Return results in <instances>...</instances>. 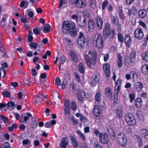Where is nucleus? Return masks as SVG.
Masks as SVG:
<instances>
[{
  "instance_id": "22",
  "label": "nucleus",
  "mask_w": 148,
  "mask_h": 148,
  "mask_svg": "<svg viewBox=\"0 0 148 148\" xmlns=\"http://www.w3.org/2000/svg\"><path fill=\"white\" fill-rule=\"evenodd\" d=\"M125 43L128 47H130L131 45V37L129 34L126 35L124 38Z\"/></svg>"
},
{
  "instance_id": "13",
  "label": "nucleus",
  "mask_w": 148,
  "mask_h": 148,
  "mask_svg": "<svg viewBox=\"0 0 148 148\" xmlns=\"http://www.w3.org/2000/svg\"><path fill=\"white\" fill-rule=\"evenodd\" d=\"M99 80V76L95 73L92 74V81L90 82L92 86H95L98 82Z\"/></svg>"
},
{
  "instance_id": "60",
  "label": "nucleus",
  "mask_w": 148,
  "mask_h": 148,
  "mask_svg": "<svg viewBox=\"0 0 148 148\" xmlns=\"http://www.w3.org/2000/svg\"><path fill=\"white\" fill-rule=\"evenodd\" d=\"M80 119V121L83 123H86L87 121V119L82 115L81 116Z\"/></svg>"
},
{
  "instance_id": "26",
  "label": "nucleus",
  "mask_w": 148,
  "mask_h": 148,
  "mask_svg": "<svg viewBox=\"0 0 148 148\" xmlns=\"http://www.w3.org/2000/svg\"><path fill=\"white\" fill-rule=\"evenodd\" d=\"M121 136H122V138H121V146L123 147L125 146L126 145L127 139L125 134L123 133H121Z\"/></svg>"
},
{
  "instance_id": "2",
  "label": "nucleus",
  "mask_w": 148,
  "mask_h": 148,
  "mask_svg": "<svg viewBox=\"0 0 148 148\" xmlns=\"http://www.w3.org/2000/svg\"><path fill=\"white\" fill-rule=\"evenodd\" d=\"M88 54L84 55V58L87 66L90 68L92 65H95L96 64L97 53L95 51L89 50Z\"/></svg>"
},
{
  "instance_id": "5",
  "label": "nucleus",
  "mask_w": 148,
  "mask_h": 148,
  "mask_svg": "<svg viewBox=\"0 0 148 148\" xmlns=\"http://www.w3.org/2000/svg\"><path fill=\"white\" fill-rule=\"evenodd\" d=\"M86 40L83 33L82 32H80L78 38V47L81 48H83L85 46Z\"/></svg>"
},
{
  "instance_id": "58",
  "label": "nucleus",
  "mask_w": 148,
  "mask_h": 148,
  "mask_svg": "<svg viewBox=\"0 0 148 148\" xmlns=\"http://www.w3.org/2000/svg\"><path fill=\"white\" fill-rule=\"evenodd\" d=\"M112 78L115 81V83L116 82H118L117 86H119V85H118V84L120 85V79L119 78H118V79L117 80V82H116L115 81V79H116V75L115 73H113V75L112 77ZM119 86L120 85H119Z\"/></svg>"
},
{
  "instance_id": "10",
  "label": "nucleus",
  "mask_w": 148,
  "mask_h": 148,
  "mask_svg": "<svg viewBox=\"0 0 148 148\" xmlns=\"http://www.w3.org/2000/svg\"><path fill=\"white\" fill-rule=\"evenodd\" d=\"M85 97L86 93L83 90L79 89L77 90V97L79 101L82 102L83 101Z\"/></svg>"
},
{
  "instance_id": "47",
  "label": "nucleus",
  "mask_w": 148,
  "mask_h": 148,
  "mask_svg": "<svg viewBox=\"0 0 148 148\" xmlns=\"http://www.w3.org/2000/svg\"><path fill=\"white\" fill-rule=\"evenodd\" d=\"M147 44V43L146 39H143L141 42V48L143 49L145 48L146 47Z\"/></svg>"
},
{
  "instance_id": "30",
  "label": "nucleus",
  "mask_w": 148,
  "mask_h": 148,
  "mask_svg": "<svg viewBox=\"0 0 148 148\" xmlns=\"http://www.w3.org/2000/svg\"><path fill=\"white\" fill-rule=\"evenodd\" d=\"M140 134L145 139H148V131L146 129H142L140 131Z\"/></svg>"
},
{
  "instance_id": "6",
  "label": "nucleus",
  "mask_w": 148,
  "mask_h": 148,
  "mask_svg": "<svg viewBox=\"0 0 148 148\" xmlns=\"http://www.w3.org/2000/svg\"><path fill=\"white\" fill-rule=\"evenodd\" d=\"M94 43H95L97 47L99 49L103 48L104 46L103 40L101 34H97L96 40L94 41Z\"/></svg>"
},
{
  "instance_id": "49",
  "label": "nucleus",
  "mask_w": 148,
  "mask_h": 148,
  "mask_svg": "<svg viewBox=\"0 0 148 148\" xmlns=\"http://www.w3.org/2000/svg\"><path fill=\"white\" fill-rule=\"evenodd\" d=\"M1 118L3 121L4 123H8L9 119L7 117L2 115H1Z\"/></svg>"
},
{
  "instance_id": "4",
  "label": "nucleus",
  "mask_w": 148,
  "mask_h": 148,
  "mask_svg": "<svg viewBox=\"0 0 148 148\" xmlns=\"http://www.w3.org/2000/svg\"><path fill=\"white\" fill-rule=\"evenodd\" d=\"M124 119L129 126H134L136 125V120L133 114L130 113H127L125 115Z\"/></svg>"
},
{
  "instance_id": "24",
  "label": "nucleus",
  "mask_w": 148,
  "mask_h": 148,
  "mask_svg": "<svg viewBox=\"0 0 148 148\" xmlns=\"http://www.w3.org/2000/svg\"><path fill=\"white\" fill-rule=\"evenodd\" d=\"M142 100L140 98H137L135 101V106L137 108H140L142 106Z\"/></svg>"
},
{
  "instance_id": "8",
  "label": "nucleus",
  "mask_w": 148,
  "mask_h": 148,
  "mask_svg": "<svg viewBox=\"0 0 148 148\" xmlns=\"http://www.w3.org/2000/svg\"><path fill=\"white\" fill-rule=\"evenodd\" d=\"M136 55V52L134 51H132L130 53L129 57L125 61V64H127H127L134 63L135 61Z\"/></svg>"
},
{
  "instance_id": "32",
  "label": "nucleus",
  "mask_w": 148,
  "mask_h": 148,
  "mask_svg": "<svg viewBox=\"0 0 148 148\" xmlns=\"http://www.w3.org/2000/svg\"><path fill=\"white\" fill-rule=\"evenodd\" d=\"M32 116V114L30 113L27 112L23 113L22 114V116L23 118L24 121H27L28 120L29 117Z\"/></svg>"
},
{
  "instance_id": "45",
  "label": "nucleus",
  "mask_w": 148,
  "mask_h": 148,
  "mask_svg": "<svg viewBox=\"0 0 148 148\" xmlns=\"http://www.w3.org/2000/svg\"><path fill=\"white\" fill-rule=\"evenodd\" d=\"M71 108L73 111L76 110L77 109L76 105L75 102L72 101L71 103Z\"/></svg>"
},
{
  "instance_id": "51",
  "label": "nucleus",
  "mask_w": 148,
  "mask_h": 148,
  "mask_svg": "<svg viewBox=\"0 0 148 148\" xmlns=\"http://www.w3.org/2000/svg\"><path fill=\"white\" fill-rule=\"evenodd\" d=\"M33 122H31V127L32 128L34 129L35 128L37 125V122L36 120L34 118H33Z\"/></svg>"
},
{
  "instance_id": "31",
  "label": "nucleus",
  "mask_w": 148,
  "mask_h": 148,
  "mask_svg": "<svg viewBox=\"0 0 148 148\" xmlns=\"http://www.w3.org/2000/svg\"><path fill=\"white\" fill-rule=\"evenodd\" d=\"M70 55L72 58L74 62H77L78 61V58L75 53L73 51H70Z\"/></svg>"
},
{
  "instance_id": "21",
  "label": "nucleus",
  "mask_w": 148,
  "mask_h": 148,
  "mask_svg": "<svg viewBox=\"0 0 148 148\" xmlns=\"http://www.w3.org/2000/svg\"><path fill=\"white\" fill-rule=\"evenodd\" d=\"M143 88V84L139 82H136L134 85V89L137 92L141 91Z\"/></svg>"
},
{
  "instance_id": "12",
  "label": "nucleus",
  "mask_w": 148,
  "mask_h": 148,
  "mask_svg": "<svg viewBox=\"0 0 148 148\" xmlns=\"http://www.w3.org/2000/svg\"><path fill=\"white\" fill-rule=\"evenodd\" d=\"M95 24L94 21L92 19L89 18L88 22V28L89 32H92L94 30Z\"/></svg>"
},
{
  "instance_id": "16",
  "label": "nucleus",
  "mask_w": 148,
  "mask_h": 148,
  "mask_svg": "<svg viewBox=\"0 0 148 148\" xmlns=\"http://www.w3.org/2000/svg\"><path fill=\"white\" fill-rule=\"evenodd\" d=\"M87 22L86 21V18L85 17L82 18H81L79 20L77 21V25L81 27H85L87 25Z\"/></svg>"
},
{
  "instance_id": "35",
  "label": "nucleus",
  "mask_w": 148,
  "mask_h": 148,
  "mask_svg": "<svg viewBox=\"0 0 148 148\" xmlns=\"http://www.w3.org/2000/svg\"><path fill=\"white\" fill-rule=\"evenodd\" d=\"M51 26L48 24H47L44 26L43 32L44 33H47L49 32L51 29Z\"/></svg>"
},
{
  "instance_id": "46",
  "label": "nucleus",
  "mask_w": 148,
  "mask_h": 148,
  "mask_svg": "<svg viewBox=\"0 0 148 148\" xmlns=\"http://www.w3.org/2000/svg\"><path fill=\"white\" fill-rule=\"evenodd\" d=\"M142 56L145 62H148V51L144 52Z\"/></svg>"
},
{
  "instance_id": "20",
  "label": "nucleus",
  "mask_w": 148,
  "mask_h": 148,
  "mask_svg": "<svg viewBox=\"0 0 148 148\" xmlns=\"http://www.w3.org/2000/svg\"><path fill=\"white\" fill-rule=\"evenodd\" d=\"M96 21L98 29L101 30L102 28L103 24V22L102 19L100 16H97L96 17Z\"/></svg>"
},
{
  "instance_id": "29",
  "label": "nucleus",
  "mask_w": 148,
  "mask_h": 148,
  "mask_svg": "<svg viewBox=\"0 0 148 148\" xmlns=\"http://www.w3.org/2000/svg\"><path fill=\"white\" fill-rule=\"evenodd\" d=\"M78 67L79 72L82 74H84L85 71V69L83 63L82 62H79Z\"/></svg>"
},
{
  "instance_id": "43",
  "label": "nucleus",
  "mask_w": 148,
  "mask_h": 148,
  "mask_svg": "<svg viewBox=\"0 0 148 148\" xmlns=\"http://www.w3.org/2000/svg\"><path fill=\"white\" fill-rule=\"evenodd\" d=\"M6 75V71L3 68L0 69V77L2 78H4Z\"/></svg>"
},
{
  "instance_id": "53",
  "label": "nucleus",
  "mask_w": 148,
  "mask_h": 148,
  "mask_svg": "<svg viewBox=\"0 0 148 148\" xmlns=\"http://www.w3.org/2000/svg\"><path fill=\"white\" fill-rule=\"evenodd\" d=\"M135 94L134 93H130L129 94V97L130 99V102L132 103L135 99Z\"/></svg>"
},
{
  "instance_id": "62",
  "label": "nucleus",
  "mask_w": 148,
  "mask_h": 148,
  "mask_svg": "<svg viewBox=\"0 0 148 148\" xmlns=\"http://www.w3.org/2000/svg\"><path fill=\"white\" fill-rule=\"evenodd\" d=\"M139 25L142 26L143 28L146 29L147 28V26L146 24L142 21H140L139 22Z\"/></svg>"
},
{
  "instance_id": "23",
  "label": "nucleus",
  "mask_w": 148,
  "mask_h": 148,
  "mask_svg": "<svg viewBox=\"0 0 148 148\" xmlns=\"http://www.w3.org/2000/svg\"><path fill=\"white\" fill-rule=\"evenodd\" d=\"M76 4L77 7L81 8H84L87 5V3L85 0H79Z\"/></svg>"
},
{
  "instance_id": "27",
  "label": "nucleus",
  "mask_w": 148,
  "mask_h": 148,
  "mask_svg": "<svg viewBox=\"0 0 148 148\" xmlns=\"http://www.w3.org/2000/svg\"><path fill=\"white\" fill-rule=\"evenodd\" d=\"M45 98V96L43 94L40 93L36 97V101L38 103L43 101Z\"/></svg>"
},
{
  "instance_id": "48",
  "label": "nucleus",
  "mask_w": 148,
  "mask_h": 148,
  "mask_svg": "<svg viewBox=\"0 0 148 148\" xmlns=\"http://www.w3.org/2000/svg\"><path fill=\"white\" fill-rule=\"evenodd\" d=\"M108 4V1L104 0L102 3V10L105 9L107 7Z\"/></svg>"
},
{
  "instance_id": "19",
  "label": "nucleus",
  "mask_w": 148,
  "mask_h": 148,
  "mask_svg": "<svg viewBox=\"0 0 148 148\" xmlns=\"http://www.w3.org/2000/svg\"><path fill=\"white\" fill-rule=\"evenodd\" d=\"M101 111V107L98 105H96L94 107L93 114L96 117H99L100 116Z\"/></svg>"
},
{
  "instance_id": "50",
  "label": "nucleus",
  "mask_w": 148,
  "mask_h": 148,
  "mask_svg": "<svg viewBox=\"0 0 148 148\" xmlns=\"http://www.w3.org/2000/svg\"><path fill=\"white\" fill-rule=\"evenodd\" d=\"M94 148H103L101 145L98 142H95L93 144Z\"/></svg>"
},
{
  "instance_id": "25",
  "label": "nucleus",
  "mask_w": 148,
  "mask_h": 148,
  "mask_svg": "<svg viewBox=\"0 0 148 148\" xmlns=\"http://www.w3.org/2000/svg\"><path fill=\"white\" fill-rule=\"evenodd\" d=\"M134 137L135 138V141L138 144V146L139 147H142L143 145V144L142 139L139 136L136 135L134 136Z\"/></svg>"
},
{
  "instance_id": "28",
  "label": "nucleus",
  "mask_w": 148,
  "mask_h": 148,
  "mask_svg": "<svg viewBox=\"0 0 148 148\" xmlns=\"http://www.w3.org/2000/svg\"><path fill=\"white\" fill-rule=\"evenodd\" d=\"M108 132L111 138L112 139H114L115 138V133L113 129L111 127H109L108 128Z\"/></svg>"
},
{
  "instance_id": "42",
  "label": "nucleus",
  "mask_w": 148,
  "mask_h": 148,
  "mask_svg": "<svg viewBox=\"0 0 148 148\" xmlns=\"http://www.w3.org/2000/svg\"><path fill=\"white\" fill-rule=\"evenodd\" d=\"M2 95L3 97L6 98L10 97L11 96L10 92L7 90L3 91L2 92Z\"/></svg>"
},
{
  "instance_id": "44",
  "label": "nucleus",
  "mask_w": 148,
  "mask_h": 148,
  "mask_svg": "<svg viewBox=\"0 0 148 148\" xmlns=\"http://www.w3.org/2000/svg\"><path fill=\"white\" fill-rule=\"evenodd\" d=\"M90 6L92 8H94L96 7V1L95 0H89Z\"/></svg>"
},
{
  "instance_id": "52",
  "label": "nucleus",
  "mask_w": 148,
  "mask_h": 148,
  "mask_svg": "<svg viewBox=\"0 0 148 148\" xmlns=\"http://www.w3.org/2000/svg\"><path fill=\"white\" fill-rule=\"evenodd\" d=\"M117 56L118 60L116 61V64L119 68H120V54L118 53Z\"/></svg>"
},
{
  "instance_id": "56",
  "label": "nucleus",
  "mask_w": 148,
  "mask_h": 148,
  "mask_svg": "<svg viewBox=\"0 0 148 148\" xmlns=\"http://www.w3.org/2000/svg\"><path fill=\"white\" fill-rule=\"evenodd\" d=\"M79 0H68L69 2V3L73 5L74 4L76 5L77 4V3L78 2Z\"/></svg>"
},
{
  "instance_id": "61",
  "label": "nucleus",
  "mask_w": 148,
  "mask_h": 148,
  "mask_svg": "<svg viewBox=\"0 0 148 148\" xmlns=\"http://www.w3.org/2000/svg\"><path fill=\"white\" fill-rule=\"evenodd\" d=\"M45 127L47 128H50L51 125L50 122L49 121L46 122L45 124Z\"/></svg>"
},
{
  "instance_id": "57",
  "label": "nucleus",
  "mask_w": 148,
  "mask_h": 148,
  "mask_svg": "<svg viewBox=\"0 0 148 148\" xmlns=\"http://www.w3.org/2000/svg\"><path fill=\"white\" fill-rule=\"evenodd\" d=\"M94 133L97 137H100L101 134L102 133L100 132L97 129H95L94 130Z\"/></svg>"
},
{
  "instance_id": "37",
  "label": "nucleus",
  "mask_w": 148,
  "mask_h": 148,
  "mask_svg": "<svg viewBox=\"0 0 148 148\" xmlns=\"http://www.w3.org/2000/svg\"><path fill=\"white\" fill-rule=\"evenodd\" d=\"M34 33L36 35L39 34L41 32V27L40 26H37L34 27L33 29Z\"/></svg>"
},
{
  "instance_id": "64",
  "label": "nucleus",
  "mask_w": 148,
  "mask_h": 148,
  "mask_svg": "<svg viewBox=\"0 0 148 148\" xmlns=\"http://www.w3.org/2000/svg\"><path fill=\"white\" fill-rule=\"evenodd\" d=\"M29 45L34 49L36 48L37 46L36 43L33 42H31Z\"/></svg>"
},
{
  "instance_id": "40",
  "label": "nucleus",
  "mask_w": 148,
  "mask_h": 148,
  "mask_svg": "<svg viewBox=\"0 0 148 148\" xmlns=\"http://www.w3.org/2000/svg\"><path fill=\"white\" fill-rule=\"evenodd\" d=\"M7 106L8 108H11V110L15 109L16 108V105L14 102L13 101H9L7 103Z\"/></svg>"
},
{
  "instance_id": "9",
  "label": "nucleus",
  "mask_w": 148,
  "mask_h": 148,
  "mask_svg": "<svg viewBox=\"0 0 148 148\" xmlns=\"http://www.w3.org/2000/svg\"><path fill=\"white\" fill-rule=\"evenodd\" d=\"M117 84L118 82H116L114 91V92L116 94L114 95V99L113 103L114 105H116L118 103V98L117 94L119 93L120 88V86H117Z\"/></svg>"
},
{
  "instance_id": "59",
  "label": "nucleus",
  "mask_w": 148,
  "mask_h": 148,
  "mask_svg": "<svg viewBox=\"0 0 148 148\" xmlns=\"http://www.w3.org/2000/svg\"><path fill=\"white\" fill-rule=\"evenodd\" d=\"M71 120L75 125L77 124L78 123V120L76 119L73 117L71 118Z\"/></svg>"
},
{
  "instance_id": "55",
  "label": "nucleus",
  "mask_w": 148,
  "mask_h": 148,
  "mask_svg": "<svg viewBox=\"0 0 148 148\" xmlns=\"http://www.w3.org/2000/svg\"><path fill=\"white\" fill-rule=\"evenodd\" d=\"M56 84L58 86H60L61 85V82L60 78L57 77L55 79Z\"/></svg>"
},
{
  "instance_id": "17",
  "label": "nucleus",
  "mask_w": 148,
  "mask_h": 148,
  "mask_svg": "<svg viewBox=\"0 0 148 148\" xmlns=\"http://www.w3.org/2000/svg\"><path fill=\"white\" fill-rule=\"evenodd\" d=\"M111 21L114 24H115L117 26V29L118 32L120 31V24H119V19L116 16H114L112 18Z\"/></svg>"
},
{
  "instance_id": "15",
  "label": "nucleus",
  "mask_w": 148,
  "mask_h": 148,
  "mask_svg": "<svg viewBox=\"0 0 148 148\" xmlns=\"http://www.w3.org/2000/svg\"><path fill=\"white\" fill-rule=\"evenodd\" d=\"M105 94L110 100H112L113 98V95L112 89L110 87H108L105 89Z\"/></svg>"
},
{
  "instance_id": "36",
  "label": "nucleus",
  "mask_w": 148,
  "mask_h": 148,
  "mask_svg": "<svg viewBox=\"0 0 148 148\" xmlns=\"http://www.w3.org/2000/svg\"><path fill=\"white\" fill-rule=\"evenodd\" d=\"M146 14L147 11L145 10H141L139 11L138 15L140 18H144L146 16Z\"/></svg>"
},
{
  "instance_id": "63",
  "label": "nucleus",
  "mask_w": 148,
  "mask_h": 148,
  "mask_svg": "<svg viewBox=\"0 0 148 148\" xmlns=\"http://www.w3.org/2000/svg\"><path fill=\"white\" fill-rule=\"evenodd\" d=\"M135 8H132L128 10L129 14L130 15L132 14H133L134 13Z\"/></svg>"
},
{
  "instance_id": "33",
  "label": "nucleus",
  "mask_w": 148,
  "mask_h": 148,
  "mask_svg": "<svg viewBox=\"0 0 148 148\" xmlns=\"http://www.w3.org/2000/svg\"><path fill=\"white\" fill-rule=\"evenodd\" d=\"M70 137L71 141L72 144L74 147H77L78 145V143L75 137L74 136H71Z\"/></svg>"
},
{
  "instance_id": "1",
  "label": "nucleus",
  "mask_w": 148,
  "mask_h": 148,
  "mask_svg": "<svg viewBox=\"0 0 148 148\" xmlns=\"http://www.w3.org/2000/svg\"><path fill=\"white\" fill-rule=\"evenodd\" d=\"M62 30L64 34L69 33L72 37H75L77 34V29L75 24L73 22L69 23L64 21L62 26Z\"/></svg>"
},
{
  "instance_id": "7",
  "label": "nucleus",
  "mask_w": 148,
  "mask_h": 148,
  "mask_svg": "<svg viewBox=\"0 0 148 148\" xmlns=\"http://www.w3.org/2000/svg\"><path fill=\"white\" fill-rule=\"evenodd\" d=\"M99 141L102 144H106L109 141V139L108 134L107 133H102L99 137Z\"/></svg>"
},
{
  "instance_id": "39",
  "label": "nucleus",
  "mask_w": 148,
  "mask_h": 148,
  "mask_svg": "<svg viewBox=\"0 0 148 148\" xmlns=\"http://www.w3.org/2000/svg\"><path fill=\"white\" fill-rule=\"evenodd\" d=\"M69 89L73 93L76 91V86L74 82H72L70 84Z\"/></svg>"
},
{
  "instance_id": "54",
  "label": "nucleus",
  "mask_w": 148,
  "mask_h": 148,
  "mask_svg": "<svg viewBox=\"0 0 148 148\" xmlns=\"http://www.w3.org/2000/svg\"><path fill=\"white\" fill-rule=\"evenodd\" d=\"M31 144V141L30 140L28 139L24 140L22 141V145H26L28 144L30 145Z\"/></svg>"
},
{
  "instance_id": "38",
  "label": "nucleus",
  "mask_w": 148,
  "mask_h": 148,
  "mask_svg": "<svg viewBox=\"0 0 148 148\" xmlns=\"http://www.w3.org/2000/svg\"><path fill=\"white\" fill-rule=\"evenodd\" d=\"M102 99L101 94L99 92H97L95 96V100L96 101L100 102Z\"/></svg>"
},
{
  "instance_id": "34",
  "label": "nucleus",
  "mask_w": 148,
  "mask_h": 148,
  "mask_svg": "<svg viewBox=\"0 0 148 148\" xmlns=\"http://www.w3.org/2000/svg\"><path fill=\"white\" fill-rule=\"evenodd\" d=\"M142 73L144 75L148 74V65L146 64L143 65L141 68Z\"/></svg>"
},
{
  "instance_id": "14",
  "label": "nucleus",
  "mask_w": 148,
  "mask_h": 148,
  "mask_svg": "<svg viewBox=\"0 0 148 148\" xmlns=\"http://www.w3.org/2000/svg\"><path fill=\"white\" fill-rule=\"evenodd\" d=\"M69 139L67 137L62 138L60 144V146L61 148H66L69 143Z\"/></svg>"
},
{
  "instance_id": "18",
  "label": "nucleus",
  "mask_w": 148,
  "mask_h": 148,
  "mask_svg": "<svg viewBox=\"0 0 148 148\" xmlns=\"http://www.w3.org/2000/svg\"><path fill=\"white\" fill-rule=\"evenodd\" d=\"M103 69L104 70L105 75L107 77H109L110 67L109 64L106 63L104 65Z\"/></svg>"
},
{
  "instance_id": "3",
  "label": "nucleus",
  "mask_w": 148,
  "mask_h": 148,
  "mask_svg": "<svg viewBox=\"0 0 148 148\" xmlns=\"http://www.w3.org/2000/svg\"><path fill=\"white\" fill-rule=\"evenodd\" d=\"M103 34L104 38L108 37L109 39L114 38L115 34L114 31V29L111 30L110 26L108 23L105 25L103 29Z\"/></svg>"
},
{
  "instance_id": "41",
  "label": "nucleus",
  "mask_w": 148,
  "mask_h": 148,
  "mask_svg": "<svg viewBox=\"0 0 148 148\" xmlns=\"http://www.w3.org/2000/svg\"><path fill=\"white\" fill-rule=\"evenodd\" d=\"M130 74L132 76L133 81L134 82L136 81L138 79V76L136 72L135 71H131Z\"/></svg>"
},
{
  "instance_id": "11",
  "label": "nucleus",
  "mask_w": 148,
  "mask_h": 148,
  "mask_svg": "<svg viewBox=\"0 0 148 148\" xmlns=\"http://www.w3.org/2000/svg\"><path fill=\"white\" fill-rule=\"evenodd\" d=\"M143 36V34L142 29L138 28L134 32V36L138 40H141Z\"/></svg>"
}]
</instances>
